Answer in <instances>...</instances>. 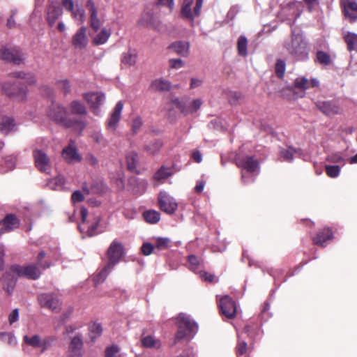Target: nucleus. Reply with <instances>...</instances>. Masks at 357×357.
<instances>
[{
  "mask_svg": "<svg viewBox=\"0 0 357 357\" xmlns=\"http://www.w3.org/2000/svg\"><path fill=\"white\" fill-rule=\"evenodd\" d=\"M14 274L29 280H37L41 275L40 267L36 264H27L24 266L13 265L10 271L6 273L3 278L0 280V287L10 294L15 284Z\"/></svg>",
  "mask_w": 357,
  "mask_h": 357,
  "instance_id": "obj_1",
  "label": "nucleus"
},
{
  "mask_svg": "<svg viewBox=\"0 0 357 357\" xmlns=\"http://www.w3.org/2000/svg\"><path fill=\"white\" fill-rule=\"evenodd\" d=\"M108 262L107 265L96 276L94 282L96 284L103 282L108 274L112 271L116 264L120 261L123 254L122 245L114 241L107 250Z\"/></svg>",
  "mask_w": 357,
  "mask_h": 357,
  "instance_id": "obj_2",
  "label": "nucleus"
},
{
  "mask_svg": "<svg viewBox=\"0 0 357 357\" xmlns=\"http://www.w3.org/2000/svg\"><path fill=\"white\" fill-rule=\"evenodd\" d=\"M284 47L297 60H306L308 58L307 42L301 34L295 33L294 31L291 38L284 41Z\"/></svg>",
  "mask_w": 357,
  "mask_h": 357,
  "instance_id": "obj_3",
  "label": "nucleus"
},
{
  "mask_svg": "<svg viewBox=\"0 0 357 357\" xmlns=\"http://www.w3.org/2000/svg\"><path fill=\"white\" fill-rule=\"evenodd\" d=\"M235 161L236 165L242 168L241 178L245 183L254 181L259 174V164L253 157L238 154Z\"/></svg>",
  "mask_w": 357,
  "mask_h": 357,
  "instance_id": "obj_4",
  "label": "nucleus"
},
{
  "mask_svg": "<svg viewBox=\"0 0 357 357\" xmlns=\"http://www.w3.org/2000/svg\"><path fill=\"white\" fill-rule=\"evenodd\" d=\"M319 81L312 78L310 80L305 77H300L296 79L294 86L289 87L286 91L282 93V96L289 99H296L302 98L305 95V91L310 87H317L319 86Z\"/></svg>",
  "mask_w": 357,
  "mask_h": 357,
  "instance_id": "obj_5",
  "label": "nucleus"
},
{
  "mask_svg": "<svg viewBox=\"0 0 357 357\" xmlns=\"http://www.w3.org/2000/svg\"><path fill=\"white\" fill-rule=\"evenodd\" d=\"M177 324L178 326L176 333L177 340L191 338L197 332L198 326L197 323L192 321L188 314L181 313L177 318Z\"/></svg>",
  "mask_w": 357,
  "mask_h": 357,
  "instance_id": "obj_6",
  "label": "nucleus"
},
{
  "mask_svg": "<svg viewBox=\"0 0 357 357\" xmlns=\"http://www.w3.org/2000/svg\"><path fill=\"white\" fill-rule=\"evenodd\" d=\"M78 212L82 219V223L79 224L78 228L82 233H84L89 236H92L103 231V229L100 225V216H96L94 218V222L91 223L90 225H87L86 223L88 214L87 210L85 208L82 207L78 210Z\"/></svg>",
  "mask_w": 357,
  "mask_h": 357,
  "instance_id": "obj_7",
  "label": "nucleus"
},
{
  "mask_svg": "<svg viewBox=\"0 0 357 357\" xmlns=\"http://www.w3.org/2000/svg\"><path fill=\"white\" fill-rule=\"evenodd\" d=\"M42 307L47 308L54 312H58L61 309L62 302L56 293H44L38 297Z\"/></svg>",
  "mask_w": 357,
  "mask_h": 357,
  "instance_id": "obj_8",
  "label": "nucleus"
},
{
  "mask_svg": "<svg viewBox=\"0 0 357 357\" xmlns=\"http://www.w3.org/2000/svg\"><path fill=\"white\" fill-rule=\"evenodd\" d=\"M83 98L89 105L91 112L96 116L100 114V107L105 100V94L102 92H89L83 95Z\"/></svg>",
  "mask_w": 357,
  "mask_h": 357,
  "instance_id": "obj_9",
  "label": "nucleus"
},
{
  "mask_svg": "<svg viewBox=\"0 0 357 357\" xmlns=\"http://www.w3.org/2000/svg\"><path fill=\"white\" fill-rule=\"evenodd\" d=\"M173 102L179 109L181 112L185 115L197 112L202 105V100L199 98L194 99L192 100H190L188 98H183L181 100L176 98L173 100Z\"/></svg>",
  "mask_w": 357,
  "mask_h": 357,
  "instance_id": "obj_10",
  "label": "nucleus"
},
{
  "mask_svg": "<svg viewBox=\"0 0 357 357\" xmlns=\"http://www.w3.org/2000/svg\"><path fill=\"white\" fill-rule=\"evenodd\" d=\"M48 117L55 123L65 127L69 118L67 116L66 109L58 103H53L47 110Z\"/></svg>",
  "mask_w": 357,
  "mask_h": 357,
  "instance_id": "obj_11",
  "label": "nucleus"
},
{
  "mask_svg": "<svg viewBox=\"0 0 357 357\" xmlns=\"http://www.w3.org/2000/svg\"><path fill=\"white\" fill-rule=\"evenodd\" d=\"M2 90L7 96L17 101L22 102L26 99V89L20 88L15 84L6 82L2 86Z\"/></svg>",
  "mask_w": 357,
  "mask_h": 357,
  "instance_id": "obj_12",
  "label": "nucleus"
},
{
  "mask_svg": "<svg viewBox=\"0 0 357 357\" xmlns=\"http://www.w3.org/2000/svg\"><path fill=\"white\" fill-rule=\"evenodd\" d=\"M219 307L222 314L227 318L233 319L236 316V304L229 296H224L220 299Z\"/></svg>",
  "mask_w": 357,
  "mask_h": 357,
  "instance_id": "obj_13",
  "label": "nucleus"
},
{
  "mask_svg": "<svg viewBox=\"0 0 357 357\" xmlns=\"http://www.w3.org/2000/svg\"><path fill=\"white\" fill-rule=\"evenodd\" d=\"M33 158L36 167L42 172L49 174L51 169V163L49 157L41 150L33 151Z\"/></svg>",
  "mask_w": 357,
  "mask_h": 357,
  "instance_id": "obj_14",
  "label": "nucleus"
},
{
  "mask_svg": "<svg viewBox=\"0 0 357 357\" xmlns=\"http://www.w3.org/2000/svg\"><path fill=\"white\" fill-rule=\"evenodd\" d=\"M23 341L28 346L33 348L41 349L42 351H45L50 346V337L41 339L38 335H25L23 337Z\"/></svg>",
  "mask_w": 357,
  "mask_h": 357,
  "instance_id": "obj_15",
  "label": "nucleus"
},
{
  "mask_svg": "<svg viewBox=\"0 0 357 357\" xmlns=\"http://www.w3.org/2000/svg\"><path fill=\"white\" fill-rule=\"evenodd\" d=\"M158 202L160 209L168 214L174 213L177 208V203L174 199L165 192H160Z\"/></svg>",
  "mask_w": 357,
  "mask_h": 357,
  "instance_id": "obj_16",
  "label": "nucleus"
},
{
  "mask_svg": "<svg viewBox=\"0 0 357 357\" xmlns=\"http://www.w3.org/2000/svg\"><path fill=\"white\" fill-rule=\"evenodd\" d=\"M0 59L16 64H20L24 58L21 51L17 49H8L2 47L0 49Z\"/></svg>",
  "mask_w": 357,
  "mask_h": 357,
  "instance_id": "obj_17",
  "label": "nucleus"
},
{
  "mask_svg": "<svg viewBox=\"0 0 357 357\" xmlns=\"http://www.w3.org/2000/svg\"><path fill=\"white\" fill-rule=\"evenodd\" d=\"M62 8L57 1L50 2L47 8L46 17L48 24L52 26L55 24L56 20L62 15Z\"/></svg>",
  "mask_w": 357,
  "mask_h": 357,
  "instance_id": "obj_18",
  "label": "nucleus"
},
{
  "mask_svg": "<svg viewBox=\"0 0 357 357\" xmlns=\"http://www.w3.org/2000/svg\"><path fill=\"white\" fill-rule=\"evenodd\" d=\"M86 7L89 15V24L91 27L96 31L100 29L102 22L98 15V10L95 3L92 0H88L86 3Z\"/></svg>",
  "mask_w": 357,
  "mask_h": 357,
  "instance_id": "obj_19",
  "label": "nucleus"
},
{
  "mask_svg": "<svg viewBox=\"0 0 357 357\" xmlns=\"http://www.w3.org/2000/svg\"><path fill=\"white\" fill-rule=\"evenodd\" d=\"M123 105L121 101H119L111 113L107 121V128L110 131H115L118 123L121 119V112L123 110Z\"/></svg>",
  "mask_w": 357,
  "mask_h": 357,
  "instance_id": "obj_20",
  "label": "nucleus"
},
{
  "mask_svg": "<svg viewBox=\"0 0 357 357\" xmlns=\"http://www.w3.org/2000/svg\"><path fill=\"white\" fill-rule=\"evenodd\" d=\"M63 159L68 163L79 162L82 160V156L73 142H70L62 152Z\"/></svg>",
  "mask_w": 357,
  "mask_h": 357,
  "instance_id": "obj_21",
  "label": "nucleus"
},
{
  "mask_svg": "<svg viewBox=\"0 0 357 357\" xmlns=\"http://www.w3.org/2000/svg\"><path fill=\"white\" fill-rule=\"evenodd\" d=\"M83 342L80 336L76 335L71 339L68 346L69 357H79L82 356Z\"/></svg>",
  "mask_w": 357,
  "mask_h": 357,
  "instance_id": "obj_22",
  "label": "nucleus"
},
{
  "mask_svg": "<svg viewBox=\"0 0 357 357\" xmlns=\"http://www.w3.org/2000/svg\"><path fill=\"white\" fill-rule=\"evenodd\" d=\"M344 15L351 22L357 20V2L355 0H343L342 2Z\"/></svg>",
  "mask_w": 357,
  "mask_h": 357,
  "instance_id": "obj_23",
  "label": "nucleus"
},
{
  "mask_svg": "<svg viewBox=\"0 0 357 357\" xmlns=\"http://www.w3.org/2000/svg\"><path fill=\"white\" fill-rule=\"evenodd\" d=\"M317 107L325 114L331 116L340 113L341 109L334 102L319 101L316 103Z\"/></svg>",
  "mask_w": 357,
  "mask_h": 357,
  "instance_id": "obj_24",
  "label": "nucleus"
},
{
  "mask_svg": "<svg viewBox=\"0 0 357 357\" xmlns=\"http://www.w3.org/2000/svg\"><path fill=\"white\" fill-rule=\"evenodd\" d=\"M73 45L79 49L85 47L88 43V38L86 36V28L82 26L74 35L73 40Z\"/></svg>",
  "mask_w": 357,
  "mask_h": 357,
  "instance_id": "obj_25",
  "label": "nucleus"
},
{
  "mask_svg": "<svg viewBox=\"0 0 357 357\" xmlns=\"http://www.w3.org/2000/svg\"><path fill=\"white\" fill-rule=\"evenodd\" d=\"M3 228L0 229V236L3 231H10L18 227L20 221L13 214L7 215L1 222Z\"/></svg>",
  "mask_w": 357,
  "mask_h": 357,
  "instance_id": "obj_26",
  "label": "nucleus"
},
{
  "mask_svg": "<svg viewBox=\"0 0 357 357\" xmlns=\"http://www.w3.org/2000/svg\"><path fill=\"white\" fill-rule=\"evenodd\" d=\"M17 164V158L15 155H10L5 156L0 161V173L4 174L13 171Z\"/></svg>",
  "mask_w": 357,
  "mask_h": 357,
  "instance_id": "obj_27",
  "label": "nucleus"
},
{
  "mask_svg": "<svg viewBox=\"0 0 357 357\" xmlns=\"http://www.w3.org/2000/svg\"><path fill=\"white\" fill-rule=\"evenodd\" d=\"M332 238V231L328 228H327L319 232L317 235L313 238V242L316 245L325 247L326 245L327 241L331 240Z\"/></svg>",
  "mask_w": 357,
  "mask_h": 357,
  "instance_id": "obj_28",
  "label": "nucleus"
},
{
  "mask_svg": "<svg viewBox=\"0 0 357 357\" xmlns=\"http://www.w3.org/2000/svg\"><path fill=\"white\" fill-rule=\"evenodd\" d=\"M169 48L181 56H187L189 53L190 43L185 41H177L172 43Z\"/></svg>",
  "mask_w": 357,
  "mask_h": 357,
  "instance_id": "obj_29",
  "label": "nucleus"
},
{
  "mask_svg": "<svg viewBox=\"0 0 357 357\" xmlns=\"http://www.w3.org/2000/svg\"><path fill=\"white\" fill-rule=\"evenodd\" d=\"M194 0H184L181 6V15L182 17L193 21L196 15H194V10L192 11L191 6Z\"/></svg>",
  "mask_w": 357,
  "mask_h": 357,
  "instance_id": "obj_30",
  "label": "nucleus"
},
{
  "mask_svg": "<svg viewBox=\"0 0 357 357\" xmlns=\"http://www.w3.org/2000/svg\"><path fill=\"white\" fill-rule=\"evenodd\" d=\"M86 122L81 119H70L66 123V128L73 129L78 133H81L83 130L86 127Z\"/></svg>",
  "mask_w": 357,
  "mask_h": 357,
  "instance_id": "obj_31",
  "label": "nucleus"
},
{
  "mask_svg": "<svg viewBox=\"0 0 357 357\" xmlns=\"http://www.w3.org/2000/svg\"><path fill=\"white\" fill-rule=\"evenodd\" d=\"M170 86V83L162 78L153 80L150 86L151 89L153 91H166L169 90Z\"/></svg>",
  "mask_w": 357,
  "mask_h": 357,
  "instance_id": "obj_32",
  "label": "nucleus"
},
{
  "mask_svg": "<svg viewBox=\"0 0 357 357\" xmlns=\"http://www.w3.org/2000/svg\"><path fill=\"white\" fill-rule=\"evenodd\" d=\"M15 127L13 119L8 116L3 117L0 122V132L8 134L13 131Z\"/></svg>",
  "mask_w": 357,
  "mask_h": 357,
  "instance_id": "obj_33",
  "label": "nucleus"
},
{
  "mask_svg": "<svg viewBox=\"0 0 357 357\" xmlns=\"http://www.w3.org/2000/svg\"><path fill=\"white\" fill-rule=\"evenodd\" d=\"M10 76L13 78L23 79L27 84H33L36 82L35 77L31 73H25L22 71H16L10 73Z\"/></svg>",
  "mask_w": 357,
  "mask_h": 357,
  "instance_id": "obj_34",
  "label": "nucleus"
},
{
  "mask_svg": "<svg viewBox=\"0 0 357 357\" xmlns=\"http://www.w3.org/2000/svg\"><path fill=\"white\" fill-rule=\"evenodd\" d=\"M111 36V31L105 28L102 29L100 33L94 36L93 39V44L100 45L105 44L109 36Z\"/></svg>",
  "mask_w": 357,
  "mask_h": 357,
  "instance_id": "obj_35",
  "label": "nucleus"
},
{
  "mask_svg": "<svg viewBox=\"0 0 357 357\" xmlns=\"http://www.w3.org/2000/svg\"><path fill=\"white\" fill-rule=\"evenodd\" d=\"M69 108L73 114L84 115L86 114V109L85 106L77 100L71 102L69 105Z\"/></svg>",
  "mask_w": 357,
  "mask_h": 357,
  "instance_id": "obj_36",
  "label": "nucleus"
},
{
  "mask_svg": "<svg viewBox=\"0 0 357 357\" xmlns=\"http://www.w3.org/2000/svg\"><path fill=\"white\" fill-rule=\"evenodd\" d=\"M126 164L128 169L134 172L136 169L137 163L138 162L137 153L135 151H130L126 155Z\"/></svg>",
  "mask_w": 357,
  "mask_h": 357,
  "instance_id": "obj_37",
  "label": "nucleus"
},
{
  "mask_svg": "<svg viewBox=\"0 0 357 357\" xmlns=\"http://www.w3.org/2000/svg\"><path fill=\"white\" fill-rule=\"evenodd\" d=\"M143 217L147 222L155 224L160 220V214L156 211L149 210L144 212Z\"/></svg>",
  "mask_w": 357,
  "mask_h": 357,
  "instance_id": "obj_38",
  "label": "nucleus"
},
{
  "mask_svg": "<svg viewBox=\"0 0 357 357\" xmlns=\"http://www.w3.org/2000/svg\"><path fill=\"white\" fill-rule=\"evenodd\" d=\"M142 345L146 348H158L160 342L151 335H146L141 339Z\"/></svg>",
  "mask_w": 357,
  "mask_h": 357,
  "instance_id": "obj_39",
  "label": "nucleus"
},
{
  "mask_svg": "<svg viewBox=\"0 0 357 357\" xmlns=\"http://www.w3.org/2000/svg\"><path fill=\"white\" fill-rule=\"evenodd\" d=\"M349 50H357V34L354 33H347L344 36Z\"/></svg>",
  "mask_w": 357,
  "mask_h": 357,
  "instance_id": "obj_40",
  "label": "nucleus"
},
{
  "mask_svg": "<svg viewBox=\"0 0 357 357\" xmlns=\"http://www.w3.org/2000/svg\"><path fill=\"white\" fill-rule=\"evenodd\" d=\"M83 190L86 192V194H89L90 192L101 194L106 191L107 187L102 182H96L91 185V190H89L86 187L83 188Z\"/></svg>",
  "mask_w": 357,
  "mask_h": 357,
  "instance_id": "obj_41",
  "label": "nucleus"
},
{
  "mask_svg": "<svg viewBox=\"0 0 357 357\" xmlns=\"http://www.w3.org/2000/svg\"><path fill=\"white\" fill-rule=\"evenodd\" d=\"M248 40L245 36H241L237 41V49L238 54L242 56H245L248 54L247 51Z\"/></svg>",
  "mask_w": 357,
  "mask_h": 357,
  "instance_id": "obj_42",
  "label": "nucleus"
},
{
  "mask_svg": "<svg viewBox=\"0 0 357 357\" xmlns=\"http://www.w3.org/2000/svg\"><path fill=\"white\" fill-rule=\"evenodd\" d=\"M0 340L11 346L16 345L17 342L15 335L7 332L0 333Z\"/></svg>",
  "mask_w": 357,
  "mask_h": 357,
  "instance_id": "obj_43",
  "label": "nucleus"
},
{
  "mask_svg": "<svg viewBox=\"0 0 357 357\" xmlns=\"http://www.w3.org/2000/svg\"><path fill=\"white\" fill-rule=\"evenodd\" d=\"M162 146V142L159 140H155L154 142H151V144L146 145L145 146V150L150 154H155L157 153L160 148Z\"/></svg>",
  "mask_w": 357,
  "mask_h": 357,
  "instance_id": "obj_44",
  "label": "nucleus"
},
{
  "mask_svg": "<svg viewBox=\"0 0 357 357\" xmlns=\"http://www.w3.org/2000/svg\"><path fill=\"white\" fill-rule=\"evenodd\" d=\"M298 151L296 150L292 147H289L287 149H282L280 151V155L282 158L288 162H291L295 154H298Z\"/></svg>",
  "mask_w": 357,
  "mask_h": 357,
  "instance_id": "obj_45",
  "label": "nucleus"
},
{
  "mask_svg": "<svg viewBox=\"0 0 357 357\" xmlns=\"http://www.w3.org/2000/svg\"><path fill=\"white\" fill-rule=\"evenodd\" d=\"M72 17L77 21L82 24L85 20V12L83 8L77 7L75 8L71 12Z\"/></svg>",
  "mask_w": 357,
  "mask_h": 357,
  "instance_id": "obj_46",
  "label": "nucleus"
},
{
  "mask_svg": "<svg viewBox=\"0 0 357 357\" xmlns=\"http://www.w3.org/2000/svg\"><path fill=\"white\" fill-rule=\"evenodd\" d=\"M91 139L98 144L105 146L106 144V139L100 132V130L96 129L93 130L90 135Z\"/></svg>",
  "mask_w": 357,
  "mask_h": 357,
  "instance_id": "obj_47",
  "label": "nucleus"
},
{
  "mask_svg": "<svg viewBox=\"0 0 357 357\" xmlns=\"http://www.w3.org/2000/svg\"><path fill=\"white\" fill-rule=\"evenodd\" d=\"M316 59L317 62L324 66H327L331 63L330 55L323 51H318L317 52Z\"/></svg>",
  "mask_w": 357,
  "mask_h": 357,
  "instance_id": "obj_48",
  "label": "nucleus"
},
{
  "mask_svg": "<svg viewBox=\"0 0 357 357\" xmlns=\"http://www.w3.org/2000/svg\"><path fill=\"white\" fill-rule=\"evenodd\" d=\"M89 331L91 334V338H96L102 334V328L100 324L98 322H93L89 326Z\"/></svg>",
  "mask_w": 357,
  "mask_h": 357,
  "instance_id": "obj_49",
  "label": "nucleus"
},
{
  "mask_svg": "<svg viewBox=\"0 0 357 357\" xmlns=\"http://www.w3.org/2000/svg\"><path fill=\"white\" fill-rule=\"evenodd\" d=\"M172 174V170L169 168L162 167L155 174V178L156 180L165 179L171 176Z\"/></svg>",
  "mask_w": 357,
  "mask_h": 357,
  "instance_id": "obj_50",
  "label": "nucleus"
},
{
  "mask_svg": "<svg viewBox=\"0 0 357 357\" xmlns=\"http://www.w3.org/2000/svg\"><path fill=\"white\" fill-rule=\"evenodd\" d=\"M326 173L331 178H336L340 175V167L338 165H326Z\"/></svg>",
  "mask_w": 357,
  "mask_h": 357,
  "instance_id": "obj_51",
  "label": "nucleus"
},
{
  "mask_svg": "<svg viewBox=\"0 0 357 357\" xmlns=\"http://www.w3.org/2000/svg\"><path fill=\"white\" fill-rule=\"evenodd\" d=\"M121 61L123 64L132 66L136 63V55L130 52H126L122 56Z\"/></svg>",
  "mask_w": 357,
  "mask_h": 357,
  "instance_id": "obj_52",
  "label": "nucleus"
},
{
  "mask_svg": "<svg viewBox=\"0 0 357 357\" xmlns=\"http://www.w3.org/2000/svg\"><path fill=\"white\" fill-rule=\"evenodd\" d=\"M188 261L189 262V268L192 271L196 272L200 265L199 259L195 255H192L188 256Z\"/></svg>",
  "mask_w": 357,
  "mask_h": 357,
  "instance_id": "obj_53",
  "label": "nucleus"
},
{
  "mask_svg": "<svg viewBox=\"0 0 357 357\" xmlns=\"http://www.w3.org/2000/svg\"><path fill=\"white\" fill-rule=\"evenodd\" d=\"M327 161L332 163H343L344 164V158L340 153H333L328 155Z\"/></svg>",
  "mask_w": 357,
  "mask_h": 357,
  "instance_id": "obj_54",
  "label": "nucleus"
},
{
  "mask_svg": "<svg viewBox=\"0 0 357 357\" xmlns=\"http://www.w3.org/2000/svg\"><path fill=\"white\" fill-rule=\"evenodd\" d=\"M153 16L150 14V13H146L145 15H144L142 16V17L141 18L140 21H139V23L140 24L143 25V26H153L154 28H156L153 24Z\"/></svg>",
  "mask_w": 357,
  "mask_h": 357,
  "instance_id": "obj_55",
  "label": "nucleus"
},
{
  "mask_svg": "<svg viewBox=\"0 0 357 357\" xmlns=\"http://www.w3.org/2000/svg\"><path fill=\"white\" fill-rule=\"evenodd\" d=\"M169 239L167 238H158L155 240V247L160 250H165L168 248Z\"/></svg>",
  "mask_w": 357,
  "mask_h": 357,
  "instance_id": "obj_56",
  "label": "nucleus"
},
{
  "mask_svg": "<svg viewBox=\"0 0 357 357\" xmlns=\"http://www.w3.org/2000/svg\"><path fill=\"white\" fill-rule=\"evenodd\" d=\"M64 183H65L64 177L62 176H58L57 177L54 178L51 181L50 185H51L52 188H53L56 190H59L63 187V185H64Z\"/></svg>",
  "mask_w": 357,
  "mask_h": 357,
  "instance_id": "obj_57",
  "label": "nucleus"
},
{
  "mask_svg": "<svg viewBox=\"0 0 357 357\" xmlns=\"http://www.w3.org/2000/svg\"><path fill=\"white\" fill-rule=\"evenodd\" d=\"M45 255H46V253L44 251H41L39 252V254L37 257L36 265L43 269L48 268L51 266V264L47 261H45V262L42 261V260L45 258Z\"/></svg>",
  "mask_w": 357,
  "mask_h": 357,
  "instance_id": "obj_58",
  "label": "nucleus"
},
{
  "mask_svg": "<svg viewBox=\"0 0 357 357\" xmlns=\"http://www.w3.org/2000/svg\"><path fill=\"white\" fill-rule=\"evenodd\" d=\"M285 72V63L282 60H278L275 64V73L279 77H282Z\"/></svg>",
  "mask_w": 357,
  "mask_h": 357,
  "instance_id": "obj_59",
  "label": "nucleus"
},
{
  "mask_svg": "<svg viewBox=\"0 0 357 357\" xmlns=\"http://www.w3.org/2000/svg\"><path fill=\"white\" fill-rule=\"evenodd\" d=\"M142 124H143L142 119L140 117H139V116L135 118L132 120V132L133 135H135V134L137 133V132L139 130V129L142 126Z\"/></svg>",
  "mask_w": 357,
  "mask_h": 357,
  "instance_id": "obj_60",
  "label": "nucleus"
},
{
  "mask_svg": "<svg viewBox=\"0 0 357 357\" xmlns=\"http://www.w3.org/2000/svg\"><path fill=\"white\" fill-rule=\"evenodd\" d=\"M73 312V309L71 307L68 308L67 310L63 312L57 319H59V324L56 325V327H59L62 325L70 317Z\"/></svg>",
  "mask_w": 357,
  "mask_h": 357,
  "instance_id": "obj_61",
  "label": "nucleus"
},
{
  "mask_svg": "<svg viewBox=\"0 0 357 357\" xmlns=\"http://www.w3.org/2000/svg\"><path fill=\"white\" fill-rule=\"evenodd\" d=\"M119 351V348L117 346L112 345L106 349L105 356V357H115Z\"/></svg>",
  "mask_w": 357,
  "mask_h": 357,
  "instance_id": "obj_62",
  "label": "nucleus"
},
{
  "mask_svg": "<svg viewBox=\"0 0 357 357\" xmlns=\"http://www.w3.org/2000/svg\"><path fill=\"white\" fill-rule=\"evenodd\" d=\"M154 246L152 243H144L142 248L141 250L143 255L148 256L150 255L153 251Z\"/></svg>",
  "mask_w": 357,
  "mask_h": 357,
  "instance_id": "obj_63",
  "label": "nucleus"
},
{
  "mask_svg": "<svg viewBox=\"0 0 357 357\" xmlns=\"http://www.w3.org/2000/svg\"><path fill=\"white\" fill-rule=\"evenodd\" d=\"M84 195L83 194L79 191L76 190L72 194V202L75 204L76 203L81 202L84 200Z\"/></svg>",
  "mask_w": 357,
  "mask_h": 357,
  "instance_id": "obj_64",
  "label": "nucleus"
}]
</instances>
